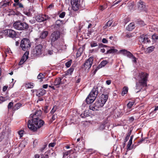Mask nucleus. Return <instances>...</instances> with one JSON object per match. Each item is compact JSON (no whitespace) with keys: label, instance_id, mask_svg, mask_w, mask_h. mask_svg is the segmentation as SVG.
I'll use <instances>...</instances> for the list:
<instances>
[{"label":"nucleus","instance_id":"obj_43","mask_svg":"<svg viewBox=\"0 0 158 158\" xmlns=\"http://www.w3.org/2000/svg\"><path fill=\"white\" fill-rule=\"evenodd\" d=\"M13 105V103L12 102H10L8 105V108L9 109H10L11 108Z\"/></svg>","mask_w":158,"mask_h":158},{"label":"nucleus","instance_id":"obj_26","mask_svg":"<svg viewBox=\"0 0 158 158\" xmlns=\"http://www.w3.org/2000/svg\"><path fill=\"white\" fill-rule=\"evenodd\" d=\"M22 106V104L20 103L16 104L14 106V109L15 110H16L19 109Z\"/></svg>","mask_w":158,"mask_h":158},{"label":"nucleus","instance_id":"obj_15","mask_svg":"<svg viewBox=\"0 0 158 158\" xmlns=\"http://www.w3.org/2000/svg\"><path fill=\"white\" fill-rule=\"evenodd\" d=\"M28 52H26L24 54V55L22 58L19 63V64L21 65L28 58Z\"/></svg>","mask_w":158,"mask_h":158},{"label":"nucleus","instance_id":"obj_62","mask_svg":"<svg viewBox=\"0 0 158 158\" xmlns=\"http://www.w3.org/2000/svg\"><path fill=\"white\" fill-rule=\"evenodd\" d=\"M131 133V131H130L127 134V136L129 137Z\"/></svg>","mask_w":158,"mask_h":158},{"label":"nucleus","instance_id":"obj_33","mask_svg":"<svg viewBox=\"0 0 158 158\" xmlns=\"http://www.w3.org/2000/svg\"><path fill=\"white\" fill-rule=\"evenodd\" d=\"M154 48V47L153 46L149 47L147 48V51L149 53L153 51Z\"/></svg>","mask_w":158,"mask_h":158},{"label":"nucleus","instance_id":"obj_20","mask_svg":"<svg viewBox=\"0 0 158 158\" xmlns=\"http://www.w3.org/2000/svg\"><path fill=\"white\" fill-rule=\"evenodd\" d=\"M63 23V21L60 20H57L56 21L55 24L54 25V27L56 28H59L60 27Z\"/></svg>","mask_w":158,"mask_h":158},{"label":"nucleus","instance_id":"obj_16","mask_svg":"<svg viewBox=\"0 0 158 158\" xmlns=\"http://www.w3.org/2000/svg\"><path fill=\"white\" fill-rule=\"evenodd\" d=\"M120 52L123 53V54L131 58L133 56L130 52L128 51L125 49L121 50H120Z\"/></svg>","mask_w":158,"mask_h":158},{"label":"nucleus","instance_id":"obj_29","mask_svg":"<svg viewBox=\"0 0 158 158\" xmlns=\"http://www.w3.org/2000/svg\"><path fill=\"white\" fill-rule=\"evenodd\" d=\"M134 102H130L127 104V108L129 109H131L133 105Z\"/></svg>","mask_w":158,"mask_h":158},{"label":"nucleus","instance_id":"obj_24","mask_svg":"<svg viewBox=\"0 0 158 158\" xmlns=\"http://www.w3.org/2000/svg\"><path fill=\"white\" fill-rule=\"evenodd\" d=\"M74 152L72 150H70L67 151L66 152L64 153L63 157L64 158H65L66 157V156H67L68 155H70V154L71 153H73Z\"/></svg>","mask_w":158,"mask_h":158},{"label":"nucleus","instance_id":"obj_5","mask_svg":"<svg viewBox=\"0 0 158 158\" xmlns=\"http://www.w3.org/2000/svg\"><path fill=\"white\" fill-rule=\"evenodd\" d=\"M31 45L29 40L24 38L21 42L20 46L23 50H28L31 47Z\"/></svg>","mask_w":158,"mask_h":158},{"label":"nucleus","instance_id":"obj_57","mask_svg":"<svg viewBox=\"0 0 158 158\" xmlns=\"http://www.w3.org/2000/svg\"><path fill=\"white\" fill-rule=\"evenodd\" d=\"M48 54L49 55H51L53 54L52 51L51 50H48Z\"/></svg>","mask_w":158,"mask_h":158},{"label":"nucleus","instance_id":"obj_52","mask_svg":"<svg viewBox=\"0 0 158 158\" xmlns=\"http://www.w3.org/2000/svg\"><path fill=\"white\" fill-rule=\"evenodd\" d=\"M29 22L31 24H33L35 23L36 20L34 19H31L30 20Z\"/></svg>","mask_w":158,"mask_h":158},{"label":"nucleus","instance_id":"obj_3","mask_svg":"<svg viewBox=\"0 0 158 158\" xmlns=\"http://www.w3.org/2000/svg\"><path fill=\"white\" fill-rule=\"evenodd\" d=\"M98 94V90L97 87L94 88L86 98V103L89 104L92 103L95 100Z\"/></svg>","mask_w":158,"mask_h":158},{"label":"nucleus","instance_id":"obj_30","mask_svg":"<svg viewBox=\"0 0 158 158\" xmlns=\"http://www.w3.org/2000/svg\"><path fill=\"white\" fill-rule=\"evenodd\" d=\"M89 109L90 110H98V109L97 108L95 107V104H94V105H90L89 106Z\"/></svg>","mask_w":158,"mask_h":158},{"label":"nucleus","instance_id":"obj_64","mask_svg":"<svg viewBox=\"0 0 158 158\" xmlns=\"http://www.w3.org/2000/svg\"><path fill=\"white\" fill-rule=\"evenodd\" d=\"M126 36L127 37L130 38L131 36V34H127Z\"/></svg>","mask_w":158,"mask_h":158},{"label":"nucleus","instance_id":"obj_60","mask_svg":"<svg viewBox=\"0 0 158 158\" xmlns=\"http://www.w3.org/2000/svg\"><path fill=\"white\" fill-rule=\"evenodd\" d=\"M105 51V50L104 48H102L100 50V52L102 53H104Z\"/></svg>","mask_w":158,"mask_h":158},{"label":"nucleus","instance_id":"obj_19","mask_svg":"<svg viewBox=\"0 0 158 158\" xmlns=\"http://www.w3.org/2000/svg\"><path fill=\"white\" fill-rule=\"evenodd\" d=\"M62 78L60 77H58L55 79V81L53 82V85L55 86H59L61 83V80ZM58 86L57 87H58Z\"/></svg>","mask_w":158,"mask_h":158},{"label":"nucleus","instance_id":"obj_31","mask_svg":"<svg viewBox=\"0 0 158 158\" xmlns=\"http://www.w3.org/2000/svg\"><path fill=\"white\" fill-rule=\"evenodd\" d=\"M44 75L41 73H40L37 76V78L38 79H40V81H42L43 78H44Z\"/></svg>","mask_w":158,"mask_h":158},{"label":"nucleus","instance_id":"obj_49","mask_svg":"<svg viewBox=\"0 0 158 158\" xmlns=\"http://www.w3.org/2000/svg\"><path fill=\"white\" fill-rule=\"evenodd\" d=\"M152 38L153 40H157L158 39V36H156L155 35H153L152 36Z\"/></svg>","mask_w":158,"mask_h":158},{"label":"nucleus","instance_id":"obj_28","mask_svg":"<svg viewBox=\"0 0 158 158\" xmlns=\"http://www.w3.org/2000/svg\"><path fill=\"white\" fill-rule=\"evenodd\" d=\"M26 87L27 88H32L33 87V84L31 83H28L26 85Z\"/></svg>","mask_w":158,"mask_h":158},{"label":"nucleus","instance_id":"obj_56","mask_svg":"<svg viewBox=\"0 0 158 158\" xmlns=\"http://www.w3.org/2000/svg\"><path fill=\"white\" fill-rule=\"evenodd\" d=\"M7 88H8L7 86H4L3 88V91H6L7 90Z\"/></svg>","mask_w":158,"mask_h":158},{"label":"nucleus","instance_id":"obj_25","mask_svg":"<svg viewBox=\"0 0 158 158\" xmlns=\"http://www.w3.org/2000/svg\"><path fill=\"white\" fill-rule=\"evenodd\" d=\"M128 91V88L127 87H124L123 89V91L122 92V95H124L127 93Z\"/></svg>","mask_w":158,"mask_h":158},{"label":"nucleus","instance_id":"obj_46","mask_svg":"<svg viewBox=\"0 0 158 158\" xmlns=\"http://www.w3.org/2000/svg\"><path fill=\"white\" fill-rule=\"evenodd\" d=\"M112 23V22L111 21H108L107 23L106 24H107V26H108V27H110Z\"/></svg>","mask_w":158,"mask_h":158},{"label":"nucleus","instance_id":"obj_48","mask_svg":"<svg viewBox=\"0 0 158 158\" xmlns=\"http://www.w3.org/2000/svg\"><path fill=\"white\" fill-rule=\"evenodd\" d=\"M102 41L103 43H105V44H106L108 43V40L106 39L105 38H103L102 39Z\"/></svg>","mask_w":158,"mask_h":158},{"label":"nucleus","instance_id":"obj_21","mask_svg":"<svg viewBox=\"0 0 158 158\" xmlns=\"http://www.w3.org/2000/svg\"><path fill=\"white\" fill-rule=\"evenodd\" d=\"M117 51L118 50L117 49H114V47H112L107 51L106 53H113L117 52Z\"/></svg>","mask_w":158,"mask_h":158},{"label":"nucleus","instance_id":"obj_10","mask_svg":"<svg viewBox=\"0 0 158 158\" xmlns=\"http://www.w3.org/2000/svg\"><path fill=\"white\" fill-rule=\"evenodd\" d=\"M4 34L5 35L11 38L15 37L16 35V32L11 29H7L5 30Z\"/></svg>","mask_w":158,"mask_h":158},{"label":"nucleus","instance_id":"obj_39","mask_svg":"<svg viewBox=\"0 0 158 158\" xmlns=\"http://www.w3.org/2000/svg\"><path fill=\"white\" fill-rule=\"evenodd\" d=\"M65 13L64 12H62L59 15V17L61 18H63L65 16Z\"/></svg>","mask_w":158,"mask_h":158},{"label":"nucleus","instance_id":"obj_18","mask_svg":"<svg viewBox=\"0 0 158 158\" xmlns=\"http://www.w3.org/2000/svg\"><path fill=\"white\" fill-rule=\"evenodd\" d=\"M48 35V31H44L40 33V37L41 39H44L47 37Z\"/></svg>","mask_w":158,"mask_h":158},{"label":"nucleus","instance_id":"obj_55","mask_svg":"<svg viewBox=\"0 0 158 158\" xmlns=\"http://www.w3.org/2000/svg\"><path fill=\"white\" fill-rule=\"evenodd\" d=\"M111 81L110 80H108L106 81V84L108 85H109L111 84Z\"/></svg>","mask_w":158,"mask_h":158},{"label":"nucleus","instance_id":"obj_47","mask_svg":"<svg viewBox=\"0 0 158 158\" xmlns=\"http://www.w3.org/2000/svg\"><path fill=\"white\" fill-rule=\"evenodd\" d=\"M45 90L44 89H42L40 92L39 93L40 95H43L44 94Z\"/></svg>","mask_w":158,"mask_h":158},{"label":"nucleus","instance_id":"obj_35","mask_svg":"<svg viewBox=\"0 0 158 158\" xmlns=\"http://www.w3.org/2000/svg\"><path fill=\"white\" fill-rule=\"evenodd\" d=\"M132 143V141L129 140L128 143L127 145V149H131V146Z\"/></svg>","mask_w":158,"mask_h":158},{"label":"nucleus","instance_id":"obj_23","mask_svg":"<svg viewBox=\"0 0 158 158\" xmlns=\"http://www.w3.org/2000/svg\"><path fill=\"white\" fill-rule=\"evenodd\" d=\"M135 28L134 24L133 23H131L128 25L127 29L129 31H131L132 30L134 29Z\"/></svg>","mask_w":158,"mask_h":158},{"label":"nucleus","instance_id":"obj_63","mask_svg":"<svg viewBox=\"0 0 158 158\" xmlns=\"http://www.w3.org/2000/svg\"><path fill=\"white\" fill-rule=\"evenodd\" d=\"M158 110V106L155 107L154 110V111H157Z\"/></svg>","mask_w":158,"mask_h":158},{"label":"nucleus","instance_id":"obj_59","mask_svg":"<svg viewBox=\"0 0 158 158\" xmlns=\"http://www.w3.org/2000/svg\"><path fill=\"white\" fill-rule=\"evenodd\" d=\"M39 157L40 156L38 154H36L35 155L33 158H39Z\"/></svg>","mask_w":158,"mask_h":158},{"label":"nucleus","instance_id":"obj_9","mask_svg":"<svg viewBox=\"0 0 158 158\" xmlns=\"http://www.w3.org/2000/svg\"><path fill=\"white\" fill-rule=\"evenodd\" d=\"M50 19V18L48 16L45 15H38L35 17L36 20L39 22H42L49 20Z\"/></svg>","mask_w":158,"mask_h":158},{"label":"nucleus","instance_id":"obj_45","mask_svg":"<svg viewBox=\"0 0 158 158\" xmlns=\"http://www.w3.org/2000/svg\"><path fill=\"white\" fill-rule=\"evenodd\" d=\"M24 14L25 15H27L28 16H31V14L29 11L25 12H24Z\"/></svg>","mask_w":158,"mask_h":158},{"label":"nucleus","instance_id":"obj_1","mask_svg":"<svg viewBox=\"0 0 158 158\" xmlns=\"http://www.w3.org/2000/svg\"><path fill=\"white\" fill-rule=\"evenodd\" d=\"M42 114L40 110H37L35 113L30 115V119L28 121V127L33 131H35L44 123V121L40 118Z\"/></svg>","mask_w":158,"mask_h":158},{"label":"nucleus","instance_id":"obj_40","mask_svg":"<svg viewBox=\"0 0 158 158\" xmlns=\"http://www.w3.org/2000/svg\"><path fill=\"white\" fill-rule=\"evenodd\" d=\"M106 6H100L99 9L100 10L102 11L104 10L105 8H106Z\"/></svg>","mask_w":158,"mask_h":158},{"label":"nucleus","instance_id":"obj_27","mask_svg":"<svg viewBox=\"0 0 158 158\" xmlns=\"http://www.w3.org/2000/svg\"><path fill=\"white\" fill-rule=\"evenodd\" d=\"M73 71V69L72 68H70L66 72L65 74L66 75H71Z\"/></svg>","mask_w":158,"mask_h":158},{"label":"nucleus","instance_id":"obj_11","mask_svg":"<svg viewBox=\"0 0 158 158\" xmlns=\"http://www.w3.org/2000/svg\"><path fill=\"white\" fill-rule=\"evenodd\" d=\"M71 2L73 10L75 11L77 10L80 4V0H71Z\"/></svg>","mask_w":158,"mask_h":158},{"label":"nucleus","instance_id":"obj_53","mask_svg":"<svg viewBox=\"0 0 158 158\" xmlns=\"http://www.w3.org/2000/svg\"><path fill=\"white\" fill-rule=\"evenodd\" d=\"M17 4H18V5L19 6V7H20V8H23V6L22 3L18 2L17 3Z\"/></svg>","mask_w":158,"mask_h":158},{"label":"nucleus","instance_id":"obj_51","mask_svg":"<svg viewBox=\"0 0 158 158\" xmlns=\"http://www.w3.org/2000/svg\"><path fill=\"white\" fill-rule=\"evenodd\" d=\"M55 144L54 143H51L49 144L48 146L49 147H53L55 146Z\"/></svg>","mask_w":158,"mask_h":158},{"label":"nucleus","instance_id":"obj_2","mask_svg":"<svg viewBox=\"0 0 158 158\" xmlns=\"http://www.w3.org/2000/svg\"><path fill=\"white\" fill-rule=\"evenodd\" d=\"M140 78L138 83L136 84V89L138 90L136 92L138 93L144 87L146 86L147 85V80L148 76V74L143 73H141L140 74Z\"/></svg>","mask_w":158,"mask_h":158},{"label":"nucleus","instance_id":"obj_41","mask_svg":"<svg viewBox=\"0 0 158 158\" xmlns=\"http://www.w3.org/2000/svg\"><path fill=\"white\" fill-rule=\"evenodd\" d=\"M131 58L134 63H136V58L134 56H133Z\"/></svg>","mask_w":158,"mask_h":158},{"label":"nucleus","instance_id":"obj_4","mask_svg":"<svg viewBox=\"0 0 158 158\" xmlns=\"http://www.w3.org/2000/svg\"><path fill=\"white\" fill-rule=\"evenodd\" d=\"M14 27L16 29L23 30L28 29V25L25 23H22L20 21L16 22L13 24Z\"/></svg>","mask_w":158,"mask_h":158},{"label":"nucleus","instance_id":"obj_58","mask_svg":"<svg viewBox=\"0 0 158 158\" xmlns=\"http://www.w3.org/2000/svg\"><path fill=\"white\" fill-rule=\"evenodd\" d=\"M48 86V84H45L43 85V87L44 89H46L47 88Z\"/></svg>","mask_w":158,"mask_h":158},{"label":"nucleus","instance_id":"obj_38","mask_svg":"<svg viewBox=\"0 0 158 158\" xmlns=\"http://www.w3.org/2000/svg\"><path fill=\"white\" fill-rule=\"evenodd\" d=\"M56 114H54L52 116L51 119H50V121L51 122H52L53 120L55 119L56 118Z\"/></svg>","mask_w":158,"mask_h":158},{"label":"nucleus","instance_id":"obj_36","mask_svg":"<svg viewBox=\"0 0 158 158\" xmlns=\"http://www.w3.org/2000/svg\"><path fill=\"white\" fill-rule=\"evenodd\" d=\"M7 99V98L2 97V96H0V101L2 102H4Z\"/></svg>","mask_w":158,"mask_h":158},{"label":"nucleus","instance_id":"obj_12","mask_svg":"<svg viewBox=\"0 0 158 158\" xmlns=\"http://www.w3.org/2000/svg\"><path fill=\"white\" fill-rule=\"evenodd\" d=\"M149 36L148 35H142L139 37V40L142 43H149L150 42V41L149 39Z\"/></svg>","mask_w":158,"mask_h":158},{"label":"nucleus","instance_id":"obj_42","mask_svg":"<svg viewBox=\"0 0 158 158\" xmlns=\"http://www.w3.org/2000/svg\"><path fill=\"white\" fill-rule=\"evenodd\" d=\"M105 128V126L104 125H101L98 128V130H102Z\"/></svg>","mask_w":158,"mask_h":158},{"label":"nucleus","instance_id":"obj_54","mask_svg":"<svg viewBox=\"0 0 158 158\" xmlns=\"http://www.w3.org/2000/svg\"><path fill=\"white\" fill-rule=\"evenodd\" d=\"M66 158H75L74 157V156L73 154H70Z\"/></svg>","mask_w":158,"mask_h":158},{"label":"nucleus","instance_id":"obj_7","mask_svg":"<svg viewBox=\"0 0 158 158\" xmlns=\"http://www.w3.org/2000/svg\"><path fill=\"white\" fill-rule=\"evenodd\" d=\"M43 46L42 45L39 44L36 46L32 51L33 55L35 56H39L42 54V49Z\"/></svg>","mask_w":158,"mask_h":158},{"label":"nucleus","instance_id":"obj_13","mask_svg":"<svg viewBox=\"0 0 158 158\" xmlns=\"http://www.w3.org/2000/svg\"><path fill=\"white\" fill-rule=\"evenodd\" d=\"M137 6L139 9L140 10H145L147 8V6H145L144 4V3L141 0L138 2Z\"/></svg>","mask_w":158,"mask_h":158},{"label":"nucleus","instance_id":"obj_8","mask_svg":"<svg viewBox=\"0 0 158 158\" xmlns=\"http://www.w3.org/2000/svg\"><path fill=\"white\" fill-rule=\"evenodd\" d=\"M60 33L59 31H54L51 34L50 39L52 42H54L60 38Z\"/></svg>","mask_w":158,"mask_h":158},{"label":"nucleus","instance_id":"obj_6","mask_svg":"<svg viewBox=\"0 0 158 158\" xmlns=\"http://www.w3.org/2000/svg\"><path fill=\"white\" fill-rule=\"evenodd\" d=\"M93 61V57H90L84 64L82 66V68L84 69L85 70H88L91 68Z\"/></svg>","mask_w":158,"mask_h":158},{"label":"nucleus","instance_id":"obj_17","mask_svg":"<svg viewBox=\"0 0 158 158\" xmlns=\"http://www.w3.org/2000/svg\"><path fill=\"white\" fill-rule=\"evenodd\" d=\"M94 104L95 105V107H97L98 109L99 108L102 107L104 105L101 102V101H100L99 99L97 100Z\"/></svg>","mask_w":158,"mask_h":158},{"label":"nucleus","instance_id":"obj_22","mask_svg":"<svg viewBox=\"0 0 158 158\" xmlns=\"http://www.w3.org/2000/svg\"><path fill=\"white\" fill-rule=\"evenodd\" d=\"M108 62L106 60H103L101 62L100 64L98 65L97 68H101L105 66Z\"/></svg>","mask_w":158,"mask_h":158},{"label":"nucleus","instance_id":"obj_32","mask_svg":"<svg viewBox=\"0 0 158 158\" xmlns=\"http://www.w3.org/2000/svg\"><path fill=\"white\" fill-rule=\"evenodd\" d=\"M58 107L56 106H54L51 111V113L52 114H53L58 109Z\"/></svg>","mask_w":158,"mask_h":158},{"label":"nucleus","instance_id":"obj_44","mask_svg":"<svg viewBox=\"0 0 158 158\" xmlns=\"http://www.w3.org/2000/svg\"><path fill=\"white\" fill-rule=\"evenodd\" d=\"M9 2H4V3L2 4V6H7L9 5Z\"/></svg>","mask_w":158,"mask_h":158},{"label":"nucleus","instance_id":"obj_34","mask_svg":"<svg viewBox=\"0 0 158 158\" xmlns=\"http://www.w3.org/2000/svg\"><path fill=\"white\" fill-rule=\"evenodd\" d=\"M72 62V60H70L69 61H68L65 63V66L67 68L69 67L70 66Z\"/></svg>","mask_w":158,"mask_h":158},{"label":"nucleus","instance_id":"obj_61","mask_svg":"<svg viewBox=\"0 0 158 158\" xmlns=\"http://www.w3.org/2000/svg\"><path fill=\"white\" fill-rule=\"evenodd\" d=\"M129 137L126 136L125 139V141H124V142H127L128 140V139H129Z\"/></svg>","mask_w":158,"mask_h":158},{"label":"nucleus","instance_id":"obj_50","mask_svg":"<svg viewBox=\"0 0 158 158\" xmlns=\"http://www.w3.org/2000/svg\"><path fill=\"white\" fill-rule=\"evenodd\" d=\"M23 131H20L18 132L19 134L20 135V136L21 137L22 136V135L23 134Z\"/></svg>","mask_w":158,"mask_h":158},{"label":"nucleus","instance_id":"obj_37","mask_svg":"<svg viewBox=\"0 0 158 158\" xmlns=\"http://www.w3.org/2000/svg\"><path fill=\"white\" fill-rule=\"evenodd\" d=\"M90 46L91 47H96L98 46L97 43L92 42L90 44Z\"/></svg>","mask_w":158,"mask_h":158},{"label":"nucleus","instance_id":"obj_14","mask_svg":"<svg viewBox=\"0 0 158 158\" xmlns=\"http://www.w3.org/2000/svg\"><path fill=\"white\" fill-rule=\"evenodd\" d=\"M108 98L107 94H102L99 97V99L101 101V102L104 104L105 103Z\"/></svg>","mask_w":158,"mask_h":158}]
</instances>
